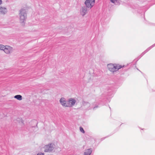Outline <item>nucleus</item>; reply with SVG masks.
<instances>
[{"mask_svg": "<svg viewBox=\"0 0 155 155\" xmlns=\"http://www.w3.org/2000/svg\"><path fill=\"white\" fill-rule=\"evenodd\" d=\"M19 12V16L20 17V21L23 25L24 24V22L26 20V19L27 18L26 11L25 9L22 8L20 10Z\"/></svg>", "mask_w": 155, "mask_h": 155, "instance_id": "nucleus-1", "label": "nucleus"}, {"mask_svg": "<svg viewBox=\"0 0 155 155\" xmlns=\"http://www.w3.org/2000/svg\"><path fill=\"white\" fill-rule=\"evenodd\" d=\"M107 67L109 70L111 72H114L117 71L119 69L122 67L121 65H116L110 64L107 65Z\"/></svg>", "mask_w": 155, "mask_h": 155, "instance_id": "nucleus-2", "label": "nucleus"}, {"mask_svg": "<svg viewBox=\"0 0 155 155\" xmlns=\"http://www.w3.org/2000/svg\"><path fill=\"white\" fill-rule=\"evenodd\" d=\"M95 0H86L84 2V4L88 8H91L94 5Z\"/></svg>", "mask_w": 155, "mask_h": 155, "instance_id": "nucleus-3", "label": "nucleus"}, {"mask_svg": "<svg viewBox=\"0 0 155 155\" xmlns=\"http://www.w3.org/2000/svg\"><path fill=\"white\" fill-rule=\"evenodd\" d=\"M44 151L46 152H51L54 149L53 145L52 144H50L48 145L45 146L44 147Z\"/></svg>", "mask_w": 155, "mask_h": 155, "instance_id": "nucleus-4", "label": "nucleus"}, {"mask_svg": "<svg viewBox=\"0 0 155 155\" xmlns=\"http://www.w3.org/2000/svg\"><path fill=\"white\" fill-rule=\"evenodd\" d=\"M82 106L86 110H90L92 108L91 105L88 102L83 101L82 103Z\"/></svg>", "mask_w": 155, "mask_h": 155, "instance_id": "nucleus-5", "label": "nucleus"}, {"mask_svg": "<svg viewBox=\"0 0 155 155\" xmlns=\"http://www.w3.org/2000/svg\"><path fill=\"white\" fill-rule=\"evenodd\" d=\"M13 48L12 47L8 46L6 45L4 46L3 51H4L5 52L6 54H9L12 51Z\"/></svg>", "mask_w": 155, "mask_h": 155, "instance_id": "nucleus-6", "label": "nucleus"}, {"mask_svg": "<svg viewBox=\"0 0 155 155\" xmlns=\"http://www.w3.org/2000/svg\"><path fill=\"white\" fill-rule=\"evenodd\" d=\"M76 102V100L73 98L70 99L68 101L67 107H71L73 106Z\"/></svg>", "mask_w": 155, "mask_h": 155, "instance_id": "nucleus-7", "label": "nucleus"}, {"mask_svg": "<svg viewBox=\"0 0 155 155\" xmlns=\"http://www.w3.org/2000/svg\"><path fill=\"white\" fill-rule=\"evenodd\" d=\"M87 7L86 6L82 7L80 10L81 15L83 16L87 13Z\"/></svg>", "mask_w": 155, "mask_h": 155, "instance_id": "nucleus-8", "label": "nucleus"}, {"mask_svg": "<svg viewBox=\"0 0 155 155\" xmlns=\"http://www.w3.org/2000/svg\"><path fill=\"white\" fill-rule=\"evenodd\" d=\"M60 102L61 105L63 106L67 107V104L68 101H66L64 97H62L59 101Z\"/></svg>", "mask_w": 155, "mask_h": 155, "instance_id": "nucleus-9", "label": "nucleus"}, {"mask_svg": "<svg viewBox=\"0 0 155 155\" xmlns=\"http://www.w3.org/2000/svg\"><path fill=\"white\" fill-rule=\"evenodd\" d=\"M155 46V43L151 46L147 48L145 51L144 52H142L141 55L140 56L139 58H140L141 57H142L143 55H144L146 53L149 51L153 47H154Z\"/></svg>", "mask_w": 155, "mask_h": 155, "instance_id": "nucleus-10", "label": "nucleus"}, {"mask_svg": "<svg viewBox=\"0 0 155 155\" xmlns=\"http://www.w3.org/2000/svg\"><path fill=\"white\" fill-rule=\"evenodd\" d=\"M7 12V10L6 8L0 7V14L5 15Z\"/></svg>", "mask_w": 155, "mask_h": 155, "instance_id": "nucleus-11", "label": "nucleus"}, {"mask_svg": "<svg viewBox=\"0 0 155 155\" xmlns=\"http://www.w3.org/2000/svg\"><path fill=\"white\" fill-rule=\"evenodd\" d=\"M92 152V149L90 148L86 150L84 152V155H90Z\"/></svg>", "mask_w": 155, "mask_h": 155, "instance_id": "nucleus-12", "label": "nucleus"}, {"mask_svg": "<svg viewBox=\"0 0 155 155\" xmlns=\"http://www.w3.org/2000/svg\"><path fill=\"white\" fill-rule=\"evenodd\" d=\"M14 97L18 100H21L22 99V97L20 95H15Z\"/></svg>", "mask_w": 155, "mask_h": 155, "instance_id": "nucleus-13", "label": "nucleus"}, {"mask_svg": "<svg viewBox=\"0 0 155 155\" xmlns=\"http://www.w3.org/2000/svg\"><path fill=\"white\" fill-rule=\"evenodd\" d=\"M80 130L81 131V132H82L83 133H85V131L84 130L83 128L82 127H80Z\"/></svg>", "mask_w": 155, "mask_h": 155, "instance_id": "nucleus-14", "label": "nucleus"}, {"mask_svg": "<svg viewBox=\"0 0 155 155\" xmlns=\"http://www.w3.org/2000/svg\"><path fill=\"white\" fill-rule=\"evenodd\" d=\"M4 45L0 44V50H3L4 48Z\"/></svg>", "mask_w": 155, "mask_h": 155, "instance_id": "nucleus-15", "label": "nucleus"}, {"mask_svg": "<svg viewBox=\"0 0 155 155\" xmlns=\"http://www.w3.org/2000/svg\"><path fill=\"white\" fill-rule=\"evenodd\" d=\"M36 155H44V153H39Z\"/></svg>", "mask_w": 155, "mask_h": 155, "instance_id": "nucleus-16", "label": "nucleus"}, {"mask_svg": "<svg viewBox=\"0 0 155 155\" xmlns=\"http://www.w3.org/2000/svg\"><path fill=\"white\" fill-rule=\"evenodd\" d=\"M98 105H97V106H96L94 107L93 108V110H95L96 109V108H97V107H98Z\"/></svg>", "mask_w": 155, "mask_h": 155, "instance_id": "nucleus-17", "label": "nucleus"}, {"mask_svg": "<svg viewBox=\"0 0 155 155\" xmlns=\"http://www.w3.org/2000/svg\"><path fill=\"white\" fill-rule=\"evenodd\" d=\"M2 3V0H0V5H1Z\"/></svg>", "mask_w": 155, "mask_h": 155, "instance_id": "nucleus-18", "label": "nucleus"}, {"mask_svg": "<svg viewBox=\"0 0 155 155\" xmlns=\"http://www.w3.org/2000/svg\"><path fill=\"white\" fill-rule=\"evenodd\" d=\"M104 139H105V138H102V140H103Z\"/></svg>", "mask_w": 155, "mask_h": 155, "instance_id": "nucleus-19", "label": "nucleus"}]
</instances>
